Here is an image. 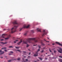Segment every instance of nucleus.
<instances>
[{
	"instance_id": "1",
	"label": "nucleus",
	"mask_w": 62,
	"mask_h": 62,
	"mask_svg": "<svg viewBox=\"0 0 62 62\" xmlns=\"http://www.w3.org/2000/svg\"><path fill=\"white\" fill-rule=\"evenodd\" d=\"M12 23L13 24H16L17 25V26H14V28H12L11 29V33H13L15 32H16V29L17 28V27L19 26V24L17 23V22L16 21H14L12 22Z\"/></svg>"
},
{
	"instance_id": "2",
	"label": "nucleus",
	"mask_w": 62,
	"mask_h": 62,
	"mask_svg": "<svg viewBox=\"0 0 62 62\" xmlns=\"http://www.w3.org/2000/svg\"><path fill=\"white\" fill-rule=\"evenodd\" d=\"M39 37H37L34 38H28L27 39V41L29 43H31V40H33L35 42H37L39 41Z\"/></svg>"
},
{
	"instance_id": "3",
	"label": "nucleus",
	"mask_w": 62,
	"mask_h": 62,
	"mask_svg": "<svg viewBox=\"0 0 62 62\" xmlns=\"http://www.w3.org/2000/svg\"><path fill=\"white\" fill-rule=\"evenodd\" d=\"M30 26V25H29L27 26H26V25H23V27H22V28L20 30H19L20 31H21L22 30V29L23 28H28L29 27V26Z\"/></svg>"
},
{
	"instance_id": "4",
	"label": "nucleus",
	"mask_w": 62,
	"mask_h": 62,
	"mask_svg": "<svg viewBox=\"0 0 62 62\" xmlns=\"http://www.w3.org/2000/svg\"><path fill=\"white\" fill-rule=\"evenodd\" d=\"M43 34L42 35V36H44V35H46V32H45V30H43Z\"/></svg>"
},
{
	"instance_id": "5",
	"label": "nucleus",
	"mask_w": 62,
	"mask_h": 62,
	"mask_svg": "<svg viewBox=\"0 0 62 62\" xmlns=\"http://www.w3.org/2000/svg\"><path fill=\"white\" fill-rule=\"evenodd\" d=\"M59 50H58V52H59L60 53H61V54H62V48H59Z\"/></svg>"
},
{
	"instance_id": "6",
	"label": "nucleus",
	"mask_w": 62,
	"mask_h": 62,
	"mask_svg": "<svg viewBox=\"0 0 62 62\" xmlns=\"http://www.w3.org/2000/svg\"><path fill=\"white\" fill-rule=\"evenodd\" d=\"M56 43H57V44H59V45H60V46H62V44H60V43L58 42H56Z\"/></svg>"
},
{
	"instance_id": "7",
	"label": "nucleus",
	"mask_w": 62,
	"mask_h": 62,
	"mask_svg": "<svg viewBox=\"0 0 62 62\" xmlns=\"http://www.w3.org/2000/svg\"><path fill=\"white\" fill-rule=\"evenodd\" d=\"M0 54H3L4 53V51H2V50H0Z\"/></svg>"
},
{
	"instance_id": "8",
	"label": "nucleus",
	"mask_w": 62,
	"mask_h": 62,
	"mask_svg": "<svg viewBox=\"0 0 62 62\" xmlns=\"http://www.w3.org/2000/svg\"><path fill=\"white\" fill-rule=\"evenodd\" d=\"M42 40H41V44H42V46H44L45 45V44H44L43 43H42Z\"/></svg>"
},
{
	"instance_id": "9",
	"label": "nucleus",
	"mask_w": 62,
	"mask_h": 62,
	"mask_svg": "<svg viewBox=\"0 0 62 62\" xmlns=\"http://www.w3.org/2000/svg\"><path fill=\"white\" fill-rule=\"evenodd\" d=\"M38 53H36V54H34V56H38Z\"/></svg>"
},
{
	"instance_id": "10",
	"label": "nucleus",
	"mask_w": 62,
	"mask_h": 62,
	"mask_svg": "<svg viewBox=\"0 0 62 62\" xmlns=\"http://www.w3.org/2000/svg\"><path fill=\"white\" fill-rule=\"evenodd\" d=\"M27 41H23V44H27Z\"/></svg>"
},
{
	"instance_id": "11",
	"label": "nucleus",
	"mask_w": 62,
	"mask_h": 62,
	"mask_svg": "<svg viewBox=\"0 0 62 62\" xmlns=\"http://www.w3.org/2000/svg\"><path fill=\"white\" fill-rule=\"evenodd\" d=\"M16 60V59H12V60H10L9 61H8V62H10L11 61H12V60Z\"/></svg>"
},
{
	"instance_id": "12",
	"label": "nucleus",
	"mask_w": 62,
	"mask_h": 62,
	"mask_svg": "<svg viewBox=\"0 0 62 62\" xmlns=\"http://www.w3.org/2000/svg\"><path fill=\"white\" fill-rule=\"evenodd\" d=\"M37 30L38 31H39V32H41V31H40V29H39V28H37Z\"/></svg>"
},
{
	"instance_id": "13",
	"label": "nucleus",
	"mask_w": 62,
	"mask_h": 62,
	"mask_svg": "<svg viewBox=\"0 0 62 62\" xmlns=\"http://www.w3.org/2000/svg\"><path fill=\"white\" fill-rule=\"evenodd\" d=\"M22 42V40H20V41L19 42L17 43V44H18V45H20V44L21 43V42Z\"/></svg>"
},
{
	"instance_id": "14",
	"label": "nucleus",
	"mask_w": 62,
	"mask_h": 62,
	"mask_svg": "<svg viewBox=\"0 0 62 62\" xmlns=\"http://www.w3.org/2000/svg\"><path fill=\"white\" fill-rule=\"evenodd\" d=\"M5 36H6V34H3L2 35V38H5V37H4Z\"/></svg>"
},
{
	"instance_id": "15",
	"label": "nucleus",
	"mask_w": 62,
	"mask_h": 62,
	"mask_svg": "<svg viewBox=\"0 0 62 62\" xmlns=\"http://www.w3.org/2000/svg\"><path fill=\"white\" fill-rule=\"evenodd\" d=\"M59 61L60 62H62V59H59Z\"/></svg>"
},
{
	"instance_id": "16",
	"label": "nucleus",
	"mask_w": 62,
	"mask_h": 62,
	"mask_svg": "<svg viewBox=\"0 0 62 62\" xmlns=\"http://www.w3.org/2000/svg\"><path fill=\"white\" fill-rule=\"evenodd\" d=\"M2 43V44H7V43H8V42H6L5 43Z\"/></svg>"
},
{
	"instance_id": "17",
	"label": "nucleus",
	"mask_w": 62,
	"mask_h": 62,
	"mask_svg": "<svg viewBox=\"0 0 62 62\" xmlns=\"http://www.w3.org/2000/svg\"><path fill=\"white\" fill-rule=\"evenodd\" d=\"M44 40L45 41H46V42H49V41H46V40H45V39H44Z\"/></svg>"
},
{
	"instance_id": "18",
	"label": "nucleus",
	"mask_w": 62,
	"mask_h": 62,
	"mask_svg": "<svg viewBox=\"0 0 62 62\" xmlns=\"http://www.w3.org/2000/svg\"><path fill=\"white\" fill-rule=\"evenodd\" d=\"M39 58L41 60H42V59L41 58L39 57Z\"/></svg>"
},
{
	"instance_id": "19",
	"label": "nucleus",
	"mask_w": 62,
	"mask_h": 62,
	"mask_svg": "<svg viewBox=\"0 0 62 62\" xmlns=\"http://www.w3.org/2000/svg\"><path fill=\"white\" fill-rule=\"evenodd\" d=\"M31 31V33H34V30H32Z\"/></svg>"
},
{
	"instance_id": "20",
	"label": "nucleus",
	"mask_w": 62,
	"mask_h": 62,
	"mask_svg": "<svg viewBox=\"0 0 62 62\" xmlns=\"http://www.w3.org/2000/svg\"><path fill=\"white\" fill-rule=\"evenodd\" d=\"M9 39V37H8L7 38H5V39Z\"/></svg>"
},
{
	"instance_id": "21",
	"label": "nucleus",
	"mask_w": 62,
	"mask_h": 62,
	"mask_svg": "<svg viewBox=\"0 0 62 62\" xmlns=\"http://www.w3.org/2000/svg\"><path fill=\"white\" fill-rule=\"evenodd\" d=\"M27 34V33H26L24 34V35L25 36H26Z\"/></svg>"
},
{
	"instance_id": "22",
	"label": "nucleus",
	"mask_w": 62,
	"mask_h": 62,
	"mask_svg": "<svg viewBox=\"0 0 62 62\" xmlns=\"http://www.w3.org/2000/svg\"><path fill=\"white\" fill-rule=\"evenodd\" d=\"M15 47L16 48V49H19V47H16V46Z\"/></svg>"
},
{
	"instance_id": "23",
	"label": "nucleus",
	"mask_w": 62,
	"mask_h": 62,
	"mask_svg": "<svg viewBox=\"0 0 62 62\" xmlns=\"http://www.w3.org/2000/svg\"><path fill=\"white\" fill-rule=\"evenodd\" d=\"M41 46H40V45H38V46L39 47V48H41V47H40Z\"/></svg>"
},
{
	"instance_id": "24",
	"label": "nucleus",
	"mask_w": 62,
	"mask_h": 62,
	"mask_svg": "<svg viewBox=\"0 0 62 62\" xmlns=\"http://www.w3.org/2000/svg\"><path fill=\"white\" fill-rule=\"evenodd\" d=\"M9 48H13V47L12 46H10L9 47Z\"/></svg>"
},
{
	"instance_id": "25",
	"label": "nucleus",
	"mask_w": 62,
	"mask_h": 62,
	"mask_svg": "<svg viewBox=\"0 0 62 62\" xmlns=\"http://www.w3.org/2000/svg\"><path fill=\"white\" fill-rule=\"evenodd\" d=\"M29 46V45H28V44H27V47H28V46Z\"/></svg>"
},
{
	"instance_id": "26",
	"label": "nucleus",
	"mask_w": 62,
	"mask_h": 62,
	"mask_svg": "<svg viewBox=\"0 0 62 62\" xmlns=\"http://www.w3.org/2000/svg\"><path fill=\"white\" fill-rule=\"evenodd\" d=\"M20 59H20V58H18L17 59L18 60H20Z\"/></svg>"
},
{
	"instance_id": "27",
	"label": "nucleus",
	"mask_w": 62,
	"mask_h": 62,
	"mask_svg": "<svg viewBox=\"0 0 62 62\" xmlns=\"http://www.w3.org/2000/svg\"><path fill=\"white\" fill-rule=\"evenodd\" d=\"M43 52H44V50H42L41 51V53H43Z\"/></svg>"
},
{
	"instance_id": "28",
	"label": "nucleus",
	"mask_w": 62,
	"mask_h": 62,
	"mask_svg": "<svg viewBox=\"0 0 62 62\" xmlns=\"http://www.w3.org/2000/svg\"><path fill=\"white\" fill-rule=\"evenodd\" d=\"M49 51H50V52L52 53V51H51V50H50V49H49Z\"/></svg>"
},
{
	"instance_id": "29",
	"label": "nucleus",
	"mask_w": 62,
	"mask_h": 62,
	"mask_svg": "<svg viewBox=\"0 0 62 62\" xmlns=\"http://www.w3.org/2000/svg\"><path fill=\"white\" fill-rule=\"evenodd\" d=\"M10 53H12V54H13V52L12 51H10Z\"/></svg>"
},
{
	"instance_id": "30",
	"label": "nucleus",
	"mask_w": 62,
	"mask_h": 62,
	"mask_svg": "<svg viewBox=\"0 0 62 62\" xmlns=\"http://www.w3.org/2000/svg\"><path fill=\"white\" fill-rule=\"evenodd\" d=\"M54 53H56V51H54Z\"/></svg>"
},
{
	"instance_id": "31",
	"label": "nucleus",
	"mask_w": 62,
	"mask_h": 62,
	"mask_svg": "<svg viewBox=\"0 0 62 62\" xmlns=\"http://www.w3.org/2000/svg\"><path fill=\"white\" fill-rule=\"evenodd\" d=\"M39 51H40V49H39L37 51V52H38Z\"/></svg>"
},
{
	"instance_id": "32",
	"label": "nucleus",
	"mask_w": 62,
	"mask_h": 62,
	"mask_svg": "<svg viewBox=\"0 0 62 62\" xmlns=\"http://www.w3.org/2000/svg\"><path fill=\"white\" fill-rule=\"evenodd\" d=\"M23 53H26V52L25 51H23Z\"/></svg>"
},
{
	"instance_id": "33",
	"label": "nucleus",
	"mask_w": 62,
	"mask_h": 62,
	"mask_svg": "<svg viewBox=\"0 0 62 62\" xmlns=\"http://www.w3.org/2000/svg\"><path fill=\"white\" fill-rule=\"evenodd\" d=\"M1 41L4 40V39H1Z\"/></svg>"
},
{
	"instance_id": "34",
	"label": "nucleus",
	"mask_w": 62,
	"mask_h": 62,
	"mask_svg": "<svg viewBox=\"0 0 62 62\" xmlns=\"http://www.w3.org/2000/svg\"><path fill=\"white\" fill-rule=\"evenodd\" d=\"M28 60L27 59H26V61H28Z\"/></svg>"
},
{
	"instance_id": "35",
	"label": "nucleus",
	"mask_w": 62,
	"mask_h": 62,
	"mask_svg": "<svg viewBox=\"0 0 62 62\" xmlns=\"http://www.w3.org/2000/svg\"><path fill=\"white\" fill-rule=\"evenodd\" d=\"M5 52H7V50H5Z\"/></svg>"
},
{
	"instance_id": "36",
	"label": "nucleus",
	"mask_w": 62,
	"mask_h": 62,
	"mask_svg": "<svg viewBox=\"0 0 62 62\" xmlns=\"http://www.w3.org/2000/svg\"><path fill=\"white\" fill-rule=\"evenodd\" d=\"M17 50L18 51H19V52H20L21 51L20 50Z\"/></svg>"
},
{
	"instance_id": "37",
	"label": "nucleus",
	"mask_w": 62,
	"mask_h": 62,
	"mask_svg": "<svg viewBox=\"0 0 62 62\" xmlns=\"http://www.w3.org/2000/svg\"><path fill=\"white\" fill-rule=\"evenodd\" d=\"M37 45H33V46H36Z\"/></svg>"
},
{
	"instance_id": "38",
	"label": "nucleus",
	"mask_w": 62,
	"mask_h": 62,
	"mask_svg": "<svg viewBox=\"0 0 62 62\" xmlns=\"http://www.w3.org/2000/svg\"><path fill=\"white\" fill-rule=\"evenodd\" d=\"M59 57H61V58H62V57L61 56H59Z\"/></svg>"
},
{
	"instance_id": "39",
	"label": "nucleus",
	"mask_w": 62,
	"mask_h": 62,
	"mask_svg": "<svg viewBox=\"0 0 62 62\" xmlns=\"http://www.w3.org/2000/svg\"><path fill=\"white\" fill-rule=\"evenodd\" d=\"M9 37H10V35H9Z\"/></svg>"
},
{
	"instance_id": "40",
	"label": "nucleus",
	"mask_w": 62,
	"mask_h": 62,
	"mask_svg": "<svg viewBox=\"0 0 62 62\" xmlns=\"http://www.w3.org/2000/svg\"><path fill=\"white\" fill-rule=\"evenodd\" d=\"M5 30H6V29H3V31H5Z\"/></svg>"
},
{
	"instance_id": "41",
	"label": "nucleus",
	"mask_w": 62,
	"mask_h": 62,
	"mask_svg": "<svg viewBox=\"0 0 62 62\" xmlns=\"http://www.w3.org/2000/svg\"><path fill=\"white\" fill-rule=\"evenodd\" d=\"M14 43H16V41H14Z\"/></svg>"
},
{
	"instance_id": "42",
	"label": "nucleus",
	"mask_w": 62,
	"mask_h": 62,
	"mask_svg": "<svg viewBox=\"0 0 62 62\" xmlns=\"http://www.w3.org/2000/svg\"><path fill=\"white\" fill-rule=\"evenodd\" d=\"M4 49V48H2L1 49V50H3V49Z\"/></svg>"
},
{
	"instance_id": "43",
	"label": "nucleus",
	"mask_w": 62,
	"mask_h": 62,
	"mask_svg": "<svg viewBox=\"0 0 62 62\" xmlns=\"http://www.w3.org/2000/svg\"><path fill=\"white\" fill-rule=\"evenodd\" d=\"M34 62H37V61H34Z\"/></svg>"
},
{
	"instance_id": "44",
	"label": "nucleus",
	"mask_w": 62,
	"mask_h": 62,
	"mask_svg": "<svg viewBox=\"0 0 62 62\" xmlns=\"http://www.w3.org/2000/svg\"><path fill=\"white\" fill-rule=\"evenodd\" d=\"M43 49H45V47H44L43 48Z\"/></svg>"
},
{
	"instance_id": "45",
	"label": "nucleus",
	"mask_w": 62,
	"mask_h": 62,
	"mask_svg": "<svg viewBox=\"0 0 62 62\" xmlns=\"http://www.w3.org/2000/svg\"><path fill=\"white\" fill-rule=\"evenodd\" d=\"M15 40V41H18V40Z\"/></svg>"
},
{
	"instance_id": "46",
	"label": "nucleus",
	"mask_w": 62,
	"mask_h": 62,
	"mask_svg": "<svg viewBox=\"0 0 62 62\" xmlns=\"http://www.w3.org/2000/svg\"><path fill=\"white\" fill-rule=\"evenodd\" d=\"M30 54H31V53L30 52V53H29V55Z\"/></svg>"
},
{
	"instance_id": "47",
	"label": "nucleus",
	"mask_w": 62,
	"mask_h": 62,
	"mask_svg": "<svg viewBox=\"0 0 62 62\" xmlns=\"http://www.w3.org/2000/svg\"><path fill=\"white\" fill-rule=\"evenodd\" d=\"M6 48H6V47L4 48V49H6Z\"/></svg>"
},
{
	"instance_id": "48",
	"label": "nucleus",
	"mask_w": 62,
	"mask_h": 62,
	"mask_svg": "<svg viewBox=\"0 0 62 62\" xmlns=\"http://www.w3.org/2000/svg\"><path fill=\"white\" fill-rule=\"evenodd\" d=\"M52 55H54V54H53V53H52Z\"/></svg>"
},
{
	"instance_id": "49",
	"label": "nucleus",
	"mask_w": 62,
	"mask_h": 62,
	"mask_svg": "<svg viewBox=\"0 0 62 62\" xmlns=\"http://www.w3.org/2000/svg\"><path fill=\"white\" fill-rule=\"evenodd\" d=\"M45 59L46 60V59H47V58H45Z\"/></svg>"
},
{
	"instance_id": "50",
	"label": "nucleus",
	"mask_w": 62,
	"mask_h": 62,
	"mask_svg": "<svg viewBox=\"0 0 62 62\" xmlns=\"http://www.w3.org/2000/svg\"><path fill=\"white\" fill-rule=\"evenodd\" d=\"M3 43V42H0V43Z\"/></svg>"
},
{
	"instance_id": "51",
	"label": "nucleus",
	"mask_w": 62,
	"mask_h": 62,
	"mask_svg": "<svg viewBox=\"0 0 62 62\" xmlns=\"http://www.w3.org/2000/svg\"><path fill=\"white\" fill-rule=\"evenodd\" d=\"M37 61H39V60H37Z\"/></svg>"
},
{
	"instance_id": "52",
	"label": "nucleus",
	"mask_w": 62,
	"mask_h": 62,
	"mask_svg": "<svg viewBox=\"0 0 62 62\" xmlns=\"http://www.w3.org/2000/svg\"><path fill=\"white\" fill-rule=\"evenodd\" d=\"M52 45H54V44H53Z\"/></svg>"
},
{
	"instance_id": "53",
	"label": "nucleus",
	"mask_w": 62,
	"mask_h": 62,
	"mask_svg": "<svg viewBox=\"0 0 62 62\" xmlns=\"http://www.w3.org/2000/svg\"><path fill=\"white\" fill-rule=\"evenodd\" d=\"M9 55H11V54H9Z\"/></svg>"
},
{
	"instance_id": "54",
	"label": "nucleus",
	"mask_w": 62,
	"mask_h": 62,
	"mask_svg": "<svg viewBox=\"0 0 62 62\" xmlns=\"http://www.w3.org/2000/svg\"><path fill=\"white\" fill-rule=\"evenodd\" d=\"M24 57H26L25 56H24Z\"/></svg>"
},
{
	"instance_id": "55",
	"label": "nucleus",
	"mask_w": 62,
	"mask_h": 62,
	"mask_svg": "<svg viewBox=\"0 0 62 62\" xmlns=\"http://www.w3.org/2000/svg\"><path fill=\"white\" fill-rule=\"evenodd\" d=\"M23 60H24V59L23 58Z\"/></svg>"
},
{
	"instance_id": "56",
	"label": "nucleus",
	"mask_w": 62,
	"mask_h": 62,
	"mask_svg": "<svg viewBox=\"0 0 62 62\" xmlns=\"http://www.w3.org/2000/svg\"><path fill=\"white\" fill-rule=\"evenodd\" d=\"M28 50H29V51H30V50L29 49H28Z\"/></svg>"
},
{
	"instance_id": "57",
	"label": "nucleus",
	"mask_w": 62,
	"mask_h": 62,
	"mask_svg": "<svg viewBox=\"0 0 62 62\" xmlns=\"http://www.w3.org/2000/svg\"><path fill=\"white\" fill-rule=\"evenodd\" d=\"M47 38L48 39H49V38Z\"/></svg>"
},
{
	"instance_id": "58",
	"label": "nucleus",
	"mask_w": 62,
	"mask_h": 62,
	"mask_svg": "<svg viewBox=\"0 0 62 62\" xmlns=\"http://www.w3.org/2000/svg\"><path fill=\"white\" fill-rule=\"evenodd\" d=\"M46 54H47V53H46Z\"/></svg>"
},
{
	"instance_id": "59",
	"label": "nucleus",
	"mask_w": 62,
	"mask_h": 62,
	"mask_svg": "<svg viewBox=\"0 0 62 62\" xmlns=\"http://www.w3.org/2000/svg\"><path fill=\"white\" fill-rule=\"evenodd\" d=\"M50 56V55H48L47 56Z\"/></svg>"
},
{
	"instance_id": "60",
	"label": "nucleus",
	"mask_w": 62,
	"mask_h": 62,
	"mask_svg": "<svg viewBox=\"0 0 62 62\" xmlns=\"http://www.w3.org/2000/svg\"><path fill=\"white\" fill-rule=\"evenodd\" d=\"M1 45H0V46Z\"/></svg>"
}]
</instances>
